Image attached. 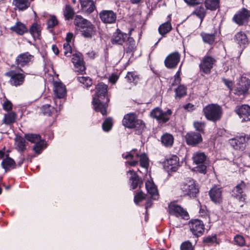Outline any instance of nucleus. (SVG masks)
<instances>
[{
	"instance_id": "28",
	"label": "nucleus",
	"mask_w": 250,
	"mask_h": 250,
	"mask_svg": "<svg viewBox=\"0 0 250 250\" xmlns=\"http://www.w3.org/2000/svg\"><path fill=\"white\" fill-rule=\"evenodd\" d=\"M74 24L82 29L84 28H86L90 25L92 24L91 22L88 20L83 18L80 15H77L74 19Z\"/></svg>"
},
{
	"instance_id": "60",
	"label": "nucleus",
	"mask_w": 250,
	"mask_h": 250,
	"mask_svg": "<svg viewBox=\"0 0 250 250\" xmlns=\"http://www.w3.org/2000/svg\"><path fill=\"white\" fill-rule=\"evenodd\" d=\"M128 41L129 42L130 44L128 47V50L127 51V52L132 51L135 44V42L133 38L128 37Z\"/></svg>"
},
{
	"instance_id": "4",
	"label": "nucleus",
	"mask_w": 250,
	"mask_h": 250,
	"mask_svg": "<svg viewBox=\"0 0 250 250\" xmlns=\"http://www.w3.org/2000/svg\"><path fill=\"white\" fill-rule=\"evenodd\" d=\"M216 59L209 55H206L203 57L199 64V68L201 72L205 74H209L211 69L216 65Z\"/></svg>"
},
{
	"instance_id": "18",
	"label": "nucleus",
	"mask_w": 250,
	"mask_h": 250,
	"mask_svg": "<svg viewBox=\"0 0 250 250\" xmlns=\"http://www.w3.org/2000/svg\"><path fill=\"white\" fill-rule=\"evenodd\" d=\"M246 184L244 182L242 181L234 188L232 190V195L240 202H244L246 196L244 194V190L246 189Z\"/></svg>"
},
{
	"instance_id": "21",
	"label": "nucleus",
	"mask_w": 250,
	"mask_h": 250,
	"mask_svg": "<svg viewBox=\"0 0 250 250\" xmlns=\"http://www.w3.org/2000/svg\"><path fill=\"white\" fill-rule=\"evenodd\" d=\"M169 212L172 214L176 216H181L183 218H186L188 216V213L181 206L175 204L171 203L169 206Z\"/></svg>"
},
{
	"instance_id": "36",
	"label": "nucleus",
	"mask_w": 250,
	"mask_h": 250,
	"mask_svg": "<svg viewBox=\"0 0 250 250\" xmlns=\"http://www.w3.org/2000/svg\"><path fill=\"white\" fill-rule=\"evenodd\" d=\"M17 114L15 112H10L4 115L2 122L6 125H10L15 122Z\"/></svg>"
},
{
	"instance_id": "14",
	"label": "nucleus",
	"mask_w": 250,
	"mask_h": 250,
	"mask_svg": "<svg viewBox=\"0 0 250 250\" xmlns=\"http://www.w3.org/2000/svg\"><path fill=\"white\" fill-rule=\"evenodd\" d=\"M188 224L191 231L195 235H201L204 231V225L199 219H192L189 221Z\"/></svg>"
},
{
	"instance_id": "22",
	"label": "nucleus",
	"mask_w": 250,
	"mask_h": 250,
	"mask_svg": "<svg viewBox=\"0 0 250 250\" xmlns=\"http://www.w3.org/2000/svg\"><path fill=\"white\" fill-rule=\"evenodd\" d=\"M127 173L130 175L129 180L131 188L134 189L138 187L141 188L143 184L142 178L133 170H130Z\"/></svg>"
},
{
	"instance_id": "37",
	"label": "nucleus",
	"mask_w": 250,
	"mask_h": 250,
	"mask_svg": "<svg viewBox=\"0 0 250 250\" xmlns=\"http://www.w3.org/2000/svg\"><path fill=\"white\" fill-rule=\"evenodd\" d=\"M205 4L206 9L214 11L220 7V0H205Z\"/></svg>"
},
{
	"instance_id": "23",
	"label": "nucleus",
	"mask_w": 250,
	"mask_h": 250,
	"mask_svg": "<svg viewBox=\"0 0 250 250\" xmlns=\"http://www.w3.org/2000/svg\"><path fill=\"white\" fill-rule=\"evenodd\" d=\"M209 195L211 200L215 203H220L222 200L221 188L214 187L209 191Z\"/></svg>"
},
{
	"instance_id": "8",
	"label": "nucleus",
	"mask_w": 250,
	"mask_h": 250,
	"mask_svg": "<svg viewBox=\"0 0 250 250\" xmlns=\"http://www.w3.org/2000/svg\"><path fill=\"white\" fill-rule=\"evenodd\" d=\"M5 75L10 78L9 83L13 86H20L22 84L24 81L25 75L23 74L16 73L13 70L7 72Z\"/></svg>"
},
{
	"instance_id": "45",
	"label": "nucleus",
	"mask_w": 250,
	"mask_h": 250,
	"mask_svg": "<svg viewBox=\"0 0 250 250\" xmlns=\"http://www.w3.org/2000/svg\"><path fill=\"white\" fill-rule=\"evenodd\" d=\"M77 80L84 86L88 87L92 84V81L89 77L86 76H78Z\"/></svg>"
},
{
	"instance_id": "40",
	"label": "nucleus",
	"mask_w": 250,
	"mask_h": 250,
	"mask_svg": "<svg viewBox=\"0 0 250 250\" xmlns=\"http://www.w3.org/2000/svg\"><path fill=\"white\" fill-rule=\"evenodd\" d=\"M171 29L172 27L170 23L166 22L160 25L158 31L161 35L164 36L169 32Z\"/></svg>"
},
{
	"instance_id": "7",
	"label": "nucleus",
	"mask_w": 250,
	"mask_h": 250,
	"mask_svg": "<svg viewBox=\"0 0 250 250\" xmlns=\"http://www.w3.org/2000/svg\"><path fill=\"white\" fill-rule=\"evenodd\" d=\"M250 140L249 135L244 134L229 139V143L234 149L243 150L245 149L246 143Z\"/></svg>"
},
{
	"instance_id": "57",
	"label": "nucleus",
	"mask_w": 250,
	"mask_h": 250,
	"mask_svg": "<svg viewBox=\"0 0 250 250\" xmlns=\"http://www.w3.org/2000/svg\"><path fill=\"white\" fill-rule=\"evenodd\" d=\"M181 250H193L192 244L189 241L183 243L181 245Z\"/></svg>"
},
{
	"instance_id": "35",
	"label": "nucleus",
	"mask_w": 250,
	"mask_h": 250,
	"mask_svg": "<svg viewBox=\"0 0 250 250\" xmlns=\"http://www.w3.org/2000/svg\"><path fill=\"white\" fill-rule=\"evenodd\" d=\"M96 32L95 27L93 24L90 25L86 28L82 29V35L84 38H91Z\"/></svg>"
},
{
	"instance_id": "52",
	"label": "nucleus",
	"mask_w": 250,
	"mask_h": 250,
	"mask_svg": "<svg viewBox=\"0 0 250 250\" xmlns=\"http://www.w3.org/2000/svg\"><path fill=\"white\" fill-rule=\"evenodd\" d=\"M64 54L66 57H70L72 53L71 47L69 42H65L63 44Z\"/></svg>"
},
{
	"instance_id": "34",
	"label": "nucleus",
	"mask_w": 250,
	"mask_h": 250,
	"mask_svg": "<svg viewBox=\"0 0 250 250\" xmlns=\"http://www.w3.org/2000/svg\"><path fill=\"white\" fill-rule=\"evenodd\" d=\"M2 167L7 171L10 168H14L15 167V162L11 158L6 156L1 162Z\"/></svg>"
},
{
	"instance_id": "2",
	"label": "nucleus",
	"mask_w": 250,
	"mask_h": 250,
	"mask_svg": "<svg viewBox=\"0 0 250 250\" xmlns=\"http://www.w3.org/2000/svg\"><path fill=\"white\" fill-rule=\"evenodd\" d=\"M203 113L206 118L209 121L216 122L221 118L223 111L222 107L218 104H208L204 107Z\"/></svg>"
},
{
	"instance_id": "12",
	"label": "nucleus",
	"mask_w": 250,
	"mask_h": 250,
	"mask_svg": "<svg viewBox=\"0 0 250 250\" xmlns=\"http://www.w3.org/2000/svg\"><path fill=\"white\" fill-rule=\"evenodd\" d=\"M180 54L175 52L169 54L165 60L166 66L170 69H173L176 67L180 60Z\"/></svg>"
},
{
	"instance_id": "51",
	"label": "nucleus",
	"mask_w": 250,
	"mask_h": 250,
	"mask_svg": "<svg viewBox=\"0 0 250 250\" xmlns=\"http://www.w3.org/2000/svg\"><path fill=\"white\" fill-rule=\"evenodd\" d=\"M53 109V107L49 104L44 105L42 107L43 114L48 116H50L51 115Z\"/></svg>"
},
{
	"instance_id": "54",
	"label": "nucleus",
	"mask_w": 250,
	"mask_h": 250,
	"mask_svg": "<svg viewBox=\"0 0 250 250\" xmlns=\"http://www.w3.org/2000/svg\"><path fill=\"white\" fill-rule=\"evenodd\" d=\"M145 198V194L142 191H140L136 193L134 196V202L136 204L144 200Z\"/></svg>"
},
{
	"instance_id": "38",
	"label": "nucleus",
	"mask_w": 250,
	"mask_h": 250,
	"mask_svg": "<svg viewBox=\"0 0 250 250\" xmlns=\"http://www.w3.org/2000/svg\"><path fill=\"white\" fill-rule=\"evenodd\" d=\"M75 15V12L73 8L69 4L65 6L63 10V16L66 20H70L72 19Z\"/></svg>"
},
{
	"instance_id": "24",
	"label": "nucleus",
	"mask_w": 250,
	"mask_h": 250,
	"mask_svg": "<svg viewBox=\"0 0 250 250\" xmlns=\"http://www.w3.org/2000/svg\"><path fill=\"white\" fill-rule=\"evenodd\" d=\"M83 11L87 13H92L96 8L93 0H80Z\"/></svg>"
},
{
	"instance_id": "41",
	"label": "nucleus",
	"mask_w": 250,
	"mask_h": 250,
	"mask_svg": "<svg viewBox=\"0 0 250 250\" xmlns=\"http://www.w3.org/2000/svg\"><path fill=\"white\" fill-rule=\"evenodd\" d=\"M192 15H195L198 17L200 19L201 22H202L206 15V10L203 6H200L194 10Z\"/></svg>"
},
{
	"instance_id": "13",
	"label": "nucleus",
	"mask_w": 250,
	"mask_h": 250,
	"mask_svg": "<svg viewBox=\"0 0 250 250\" xmlns=\"http://www.w3.org/2000/svg\"><path fill=\"white\" fill-rule=\"evenodd\" d=\"M179 158L176 155H172L164 162V168L168 172L176 171L179 167Z\"/></svg>"
},
{
	"instance_id": "63",
	"label": "nucleus",
	"mask_w": 250,
	"mask_h": 250,
	"mask_svg": "<svg viewBox=\"0 0 250 250\" xmlns=\"http://www.w3.org/2000/svg\"><path fill=\"white\" fill-rule=\"evenodd\" d=\"M223 82L225 83V84L229 88L231 89L232 86V83L230 81H229L228 80L223 79H222Z\"/></svg>"
},
{
	"instance_id": "48",
	"label": "nucleus",
	"mask_w": 250,
	"mask_h": 250,
	"mask_svg": "<svg viewBox=\"0 0 250 250\" xmlns=\"http://www.w3.org/2000/svg\"><path fill=\"white\" fill-rule=\"evenodd\" d=\"M58 24V21L56 17L54 15L50 16L47 21V25L48 28H53Z\"/></svg>"
},
{
	"instance_id": "64",
	"label": "nucleus",
	"mask_w": 250,
	"mask_h": 250,
	"mask_svg": "<svg viewBox=\"0 0 250 250\" xmlns=\"http://www.w3.org/2000/svg\"><path fill=\"white\" fill-rule=\"evenodd\" d=\"M183 107L186 110L190 111L193 110L194 105L188 103L184 105Z\"/></svg>"
},
{
	"instance_id": "11",
	"label": "nucleus",
	"mask_w": 250,
	"mask_h": 250,
	"mask_svg": "<svg viewBox=\"0 0 250 250\" xmlns=\"http://www.w3.org/2000/svg\"><path fill=\"white\" fill-rule=\"evenodd\" d=\"M235 112L242 119V122L250 121V106L248 105L237 106L235 109Z\"/></svg>"
},
{
	"instance_id": "25",
	"label": "nucleus",
	"mask_w": 250,
	"mask_h": 250,
	"mask_svg": "<svg viewBox=\"0 0 250 250\" xmlns=\"http://www.w3.org/2000/svg\"><path fill=\"white\" fill-rule=\"evenodd\" d=\"M146 188L148 192L153 199L158 198V192L157 188L153 181H147L146 183Z\"/></svg>"
},
{
	"instance_id": "15",
	"label": "nucleus",
	"mask_w": 250,
	"mask_h": 250,
	"mask_svg": "<svg viewBox=\"0 0 250 250\" xmlns=\"http://www.w3.org/2000/svg\"><path fill=\"white\" fill-rule=\"evenodd\" d=\"M101 20L104 23L111 24L116 21L117 15L112 10H103L99 13Z\"/></svg>"
},
{
	"instance_id": "30",
	"label": "nucleus",
	"mask_w": 250,
	"mask_h": 250,
	"mask_svg": "<svg viewBox=\"0 0 250 250\" xmlns=\"http://www.w3.org/2000/svg\"><path fill=\"white\" fill-rule=\"evenodd\" d=\"M13 4L19 10L23 11L29 7L30 3L29 0H13Z\"/></svg>"
},
{
	"instance_id": "62",
	"label": "nucleus",
	"mask_w": 250,
	"mask_h": 250,
	"mask_svg": "<svg viewBox=\"0 0 250 250\" xmlns=\"http://www.w3.org/2000/svg\"><path fill=\"white\" fill-rule=\"evenodd\" d=\"M119 77L117 75H112L109 79V81L112 83H115L118 80Z\"/></svg>"
},
{
	"instance_id": "50",
	"label": "nucleus",
	"mask_w": 250,
	"mask_h": 250,
	"mask_svg": "<svg viewBox=\"0 0 250 250\" xmlns=\"http://www.w3.org/2000/svg\"><path fill=\"white\" fill-rule=\"evenodd\" d=\"M234 241L236 245L240 247H242L245 244L244 238L240 235H236L234 238Z\"/></svg>"
},
{
	"instance_id": "53",
	"label": "nucleus",
	"mask_w": 250,
	"mask_h": 250,
	"mask_svg": "<svg viewBox=\"0 0 250 250\" xmlns=\"http://www.w3.org/2000/svg\"><path fill=\"white\" fill-rule=\"evenodd\" d=\"M194 126L199 133H203L205 128V124L202 122H196L194 123Z\"/></svg>"
},
{
	"instance_id": "10",
	"label": "nucleus",
	"mask_w": 250,
	"mask_h": 250,
	"mask_svg": "<svg viewBox=\"0 0 250 250\" xmlns=\"http://www.w3.org/2000/svg\"><path fill=\"white\" fill-rule=\"evenodd\" d=\"M171 113L170 109L164 112L159 108H156L151 112L150 115L160 122L166 123L169 120Z\"/></svg>"
},
{
	"instance_id": "16",
	"label": "nucleus",
	"mask_w": 250,
	"mask_h": 250,
	"mask_svg": "<svg viewBox=\"0 0 250 250\" xmlns=\"http://www.w3.org/2000/svg\"><path fill=\"white\" fill-rule=\"evenodd\" d=\"M185 138L187 144L191 146H195L203 141L201 133L195 132H190L187 133Z\"/></svg>"
},
{
	"instance_id": "47",
	"label": "nucleus",
	"mask_w": 250,
	"mask_h": 250,
	"mask_svg": "<svg viewBox=\"0 0 250 250\" xmlns=\"http://www.w3.org/2000/svg\"><path fill=\"white\" fill-rule=\"evenodd\" d=\"M113 126V119L108 117L107 118L102 125V127L104 131H109Z\"/></svg>"
},
{
	"instance_id": "32",
	"label": "nucleus",
	"mask_w": 250,
	"mask_h": 250,
	"mask_svg": "<svg viewBox=\"0 0 250 250\" xmlns=\"http://www.w3.org/2000/svg\"><path fill=\"white\" fill-rule=\"evenodd\" d=\"M250 88V81L248 79L244 78L243 79L239 84V86L237 87L238 92L240 94H246L249 89Z\"/></svg>"
},
{
	"instance_id": "33",
	"label": "nucleus",
	"mask_w": 250,
	"mask_h": 250,
	"mask_svg": "<svg viewBox=\"0 0 250 250\" xmlns=\"http://www.w3.org/2000/svg\"><path fill=\"white\" fill-rule=\"evenodd\" d=\"M41 25L34 22L31 26L29 32L34 38L39 39L41 36Z\"/></svg>"
},
{
	"instance_id": "49",
	"label": "nucleus",
	"mask_w": 250,
	"mask_h": 250,
	"mask_svg": "<svg viewBox=\"0 0 250 250\" xmlns=\"http://www.w3.org/2000/svg\"><path fill=\"white\" fill-rule=\"evenodd\" d=\"M35 145L33 147V150L37 154H40L44 148V142L41 140L35 143Z\"/></svg>"
},
{
	"instance_id": "27",
	"label": "nucleus",
	"mask_w": 250,
	"mask_h": 250,
	"mask_svg": "<svg viewBox=\"0 0 250 250\" xmlns=\"http://www.w3.org/2000/svg\"><path fill=\"white\" fill-rule=\"evenodd\" d=\"M54 91L58 98H63L66 94L65 86L61 82H55L54 83Z\"/></svg>"
},
{
	"instance_id": "19",
	"label": "nucleus",
	"mask_w": 250,
	"mask_h": 250,
	"mask_svg": "<svg viewBox=\"0 0 250 250\" xmlns=\"http://www.w3.org/2000/svg\"><path fill=\"white\" fill-rule=\"evenodd\" d=\"M72 62L74 64L76 72L81 73L85 71V67L84 65L83 58L81 54L76 53L73 54Z\"/></svg>"
},
{
	"instance_id": "43",
	"label": "nucleus",
	"mask_w": 250,
	"mask_h": 250,
	"mask_svg": "<svg viewBox=\"0 0 250 250\" xmlns=\"http://www.w3.org/2000/svg\"><path fill=\"white\" fill-rule=\"evenodd\" d=\"M15 144L18 148L19 151H23L25 150L26 141L24 138L21 136L17 137L15 138Z\"/></svg>"
},
{
	"instance_id": "1",
	"label": "nucleus",
	"mask_w": 250,
	"mask_h": 250,
	"mask_svg": "<svg viewBox=\"0 0 250 250\" xmlns=\"http://www.w3.org/2000/svg\"><path fill=\"white\" fill-rule=\"evenodd\" d=\"M96 95L97 97H93V104L95 110L97 112H100L103 115H106L107 114L106 108L107 104L101 102L99 98H105L107 93V85L100 83L96 86Z\"/></svg>"
},
{
	"instance_id": "55",
	"label": "nucleus",
	"mask_w": 250,
	"mask_h": 250,
	"mask_svg": "<svg viewBox=\"0 0 250 250\" xmlns=\"http://www.w3.org/2000/svg\"><path fill=\"white\" fill-rule=\"evenodd\" d=\"M125 78L129 83L134 82L135 81L138 79L137 76L135 75L133 72H129L127 73Z\"/></svg>"
},
{
	"instance_id": "42",
	"label": "nucleus",
	"mask_w": 250,
	"mask_h": 250,
	"mask_svg": "<svg viewBox=\"0 0 250 250\" xmlns=\"http://www.w3.org/2000/svg\"><path fill=\"white\" fill-rule=\"evenodd\" d=\"M201 36L203 41L210 45L212 44L215 41V35L214 34H209L206 33H202Z\"/></svg>"
},
{
	"instance_id": "5",
	"label": "nucleus",
	"mask_w": 250,
	"mask_h": 250,
	"mask_svg": "<svg viewBox=\"0 0 250 250\" xmlns=\"http://www.w3.org/2000/svg\"><path fill=\"white\" fill-rule=\"evenodd\" d=\"M192 159L197 166L196 170L200 173H205L207 169V156L203 152H197L193 154Z\"/></svg>"
},
{
	"instance_id": "44",
	"label": "nucleus",
	"mask_w": 250,
	"mask_h": 250,
	"mask_svg": "<svg viewBox=\"0 0 250 250\" xmlns=\"http://www.w3.org/2000/svg\"><path fill=\"white\" fill-rule=\"evenodd\" d=\"M175 97L180 99L186 95L187 88L183 85H180L175 89Z\"/></svg>"
},
{
	"instance_id": "31",
	"label": "nucleus",
	"mask_w": 250,
	"mask_h": 250,
	"mask_svg": "<svg viewBox=\"0 0 250 250\" xmlns=\"http://www.w3.org/2000/svg\"><path fill=\"white\" fill-rule=\"evenodd\" d=\"M162 144L166 147H171L174 142L173 136L167 133L163 134L161 138Z\"/></svg>"
},
{
	"instance_id": "3",
	"label": "nucleus",
	"mask_w": 250,
	"mask_h": 250,
	"mask_svg": "<svg viewBox=\"0 0 250 250\" xmlns=\"http://www.w3.org/2000/svg\"><path fill=\"white\" fill-rule=\"evenodd\" d=\"M122 123L123 125L126 127L136 128L139 130H142L146 127L144 122L142 120L137 119L136 114L133 113L125 115Z\"/></svg>"
},
{
	"instance_id": "59",
	"label": "nucleus",
	"mask_w": 250,
	"mask_h": 250,
	"mask_svg": "<svg viewBox=\"0 0 250 250\" xmlns=\"http://www.w3.org/2000/svg\"><path fill=\"white\" fill-rule=\"evenodd\" d=\"M184 1L189 6H194L195 5L202 3L204 0H184Z\"/></svg>"
},
{
	"instance_id": "9",
	"label": "nucleus",
	"mask_w": 250,
	"mask_h": 250,
	"mask_svg": "<svg viewBox=\"0 0 250 250\" xmlns=\"http://www.w3.org/2000/svg\"><path fill=\"white\" fill-rule=\"evenodd\" d=\"M122 156L126 159L130 158L133 160L135 158H140V164L142 167L147 169L149 166L148 158L144 153L140 155L135 153V151L133 150L129 152H127L126 154H123Z\"/></svg>"
},
{
	"instance_id": "26",
	"label": "nucleus",
	"mask_w": 250,
	"mask_h": 250,
	"mask_svg": "<svg viewBox=\"0 0 250 250\" xmlns=\"http://www.w3.org/2000/svg\"><path fill=\"white\" fill-rule=\"evenodd\" d=\"M127 38L126 34H124L117 29L112 36L111 42L113 44H122Z\"/></svg>"
},
{
	"instance_id": "39",
	"label": "nucleus",
	"mask_w": 250,
	"mask_h": 250,
	"mask_svg": "<svg viewBox=\"0 0 250 250\" xmlns=\"http://www.w3.org/2000/svg\"><path fill=\"white\" fill-rule=\"evenodd\" d=\"M235 40L240 45H245L248 42L246 35L242 32H238L235 35Z\"/></svg>"
},
{
	"instance_id": "61",
	"label": "nucleus",
	"mask_w": 250,
	"mask_h": 250,
	"mask_svg": "<svg viewBox=\"0 0 250 250\" xmlns=\"http://www.w3.org/2000/svg\"><path fill=\"white\" fill-rule=\"evenodd\" d=\"M174 78H175L174 81V83H173L172 84L174 85V84H178L180 83V81H181V79L180 77V72L179 71H178L177 72L176 75L174 76Z\"/></svg>"
},
{
	"instance_id": "17",
	"label": "nucleus",
	"mask_w": 250,
	"mask_h": 250,
	"mask_svg": "<svg viewBox=\"0 0 250 250\" xmlns=\"http://www.w3.org/2000/svg\"><path fill=\"white\" fill-rule=\"evenodd\" d=\"M34 58V56L30 54L28 52L21 53L17 57L16 63L18 66L21 67L28 65L29 63L33 61Z\"/></svg>"
},
{
	"instance_id": "58",
	"label": "nucleus",
	"mask_w": 250,
	"mask_h": 250,
	"mask_svg": "<svg viewBox=\"0 0 250 250\" xmlns=\"http://www.w3.org/2000/svg\"><path fill=\"white\" fill-rule=\"evenodd\" d=\"M2 106L5 110L8 111L12 110L13 105L10 101L6 99V101L3 103Z\"/></svg>"
},
{
	"instance_id": "46",
	"label": "nucleus",
	"mask_w": 250,
	"mask_h": 250,
	"mask_svg": "<svg viewBox=\"0 0 250 250\" xmlns=\"http://www.w3.org/2000/svg\"><path fill=\"white\" fill-rule=\"evenodd\" d=\"M25 138L27 140L32 143H36L41 140L40 135L36 134H25Z\"/></svg>"
},
{
	"instance_id": "56",
	"label": "nucleus",
	"mask_w": 250,
	"mask_h": 250,
	"mask_svg": "<svg viewBox=\"0 0 250 250\" xmlns=\"http://www.w3.org/2000/svg\"><path fill=\"white\" fill-rule=\"evenodd\" d=\"M217 239L216 236H208L204 238L203 242L207 244H211L216 242Z\"/></svg>"
},
{
	"instance_id": "20",
	"label": "nucleus",
	"mask_w": 250,
	"mask_h": 250,
	"mask_svg": "<svg viewBox=\"0 0 250 250\" xmlns=\"http://www.w3.org/2000/svg\"><path fill=\"white\" fill-rule=\"evenodd\" d=\"M250 17V12L245 8L238 12L233 17V20L238 24L241 25L247 22Z\"/></svg>"
},
{
	"instance_id": "6",
	"label": "nucleus",
	"mask_w": 250,
	"mask_h": 250,
	"mask_svg": "<svg viewBox=\"0 0 250 250\" xmlns=\"http://www.w3.org/2000/svg\"><path fill=\"white\" fill-rule=\"evenodd\" d=\"M181 190L184 196L190 197H195L198 192V189L193 180H189L183 183L181 186Z\"/></svg>"
},
{
	"instance_id": "29",
	"label": "nucleus",
	"mask_w": 250,
	"mask_h": 250,
	"mask_svg": "<svg viewBox=\"0 0 250 250\" xmlns=\"http://www.w3.org/2000/svg\"><path fill=\"white\" fill-rule=\"evenodd\" d=\"M10 30L20 35H22L28 31L25 25L20 21L17 22L14 26L11 27Z\"/></svg>"
}]
</instances>
